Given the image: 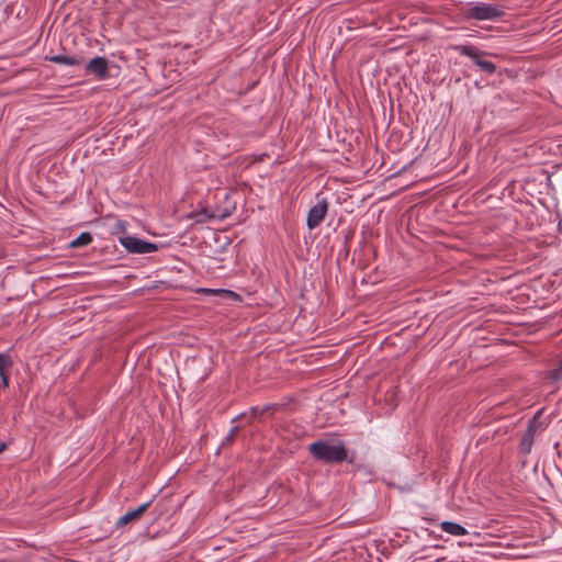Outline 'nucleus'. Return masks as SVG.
Segmentation results:
<instances>
[{"mask_svg": "<svg viewBox=\"0 0 562 562\" xmlns=\"http://www.w3.org/2000/svg\"><path fill=\"white\" fill-rule=\"evenodd\" d=\"M12 359L7 353H0V379L4 387L9 386V373L12 368Z\"/></svg>", "mask_w": 562, "mask_h": 562, "instance_id": "obj_9", "label": "nucleus"}, {"mask_svg": "<svg viewBox=\"0 0 562 562\" xmlns=\"http://www.w3.org/2000/svg\"><path fill=\"white\" fill-rule=\"evenodd\" d=\"M540 425L537 423V417L535 416L528 424V427L522 432L519 442V449L522 453H529L531 451L533 439L538 430H541Z\"/></svg>", "mask_w": 562, "mask_h": 562, "instance_id": "obj_6", "label": "nucleus"}, {"mask_svg": "<svg viewBox=\"0 0 562 562\" xmlns=\"http://www.w3.org/2000/svg\"><path fill=\"white\" fill-rule=\"evenodd\" d=\"M238 430V427H234L231 431V435L233 436Z\"/></svg>", "mask_w": 562, "mask_h": 562, "instance_id": "obj_16", "label": "nucleus"}, {"mask_svg": "<svg viewBox=\"0 0 562 562\" xmlns=\"http://www.w3.org/2000/svg\"><path fill=\"white\" fill-rule=\"evenodd\" d=\"M46 59L54 64L66 66H78L81 63L79 59L68 55H53L46 57Z\"/></svg>", "mask_w": 562, "mask_h": 562, "instance_id": "obj_12", "label": "nucleus"}, {"mask_svg": "<svg viewBox=\"0 0 562 562\" xmlns=\"http://www.w3.org/2000/svg\"><path fill=\"white\" fill-rule=\"evenodd\" d=\"M108 60L100 56L92 58L86 65L87 72L93 75L99 80L105 79L108 77Z\"/></svg>", "mask_w": 562, "mask_h": 562, "instance_id": "obj_7", "label": "nucleus"}, {"mask_svg": "<svg viewBox=\"0 0 562 562\" xmlns=\"http://www.w3.org/2000/svg\"><path fill=\"white\" fill-rule=\"evenodd\" d=\"M196 293L205 294V295H217L226 299L239 300V295L231 290L225 289H209V288H200L196 290Z\"/></svg>", "mask_w": 562, "mask_h": 562, "instance_id": "obj_10", "label": "nucleus"}, {"mask_svg": "<svg viewBox=\"0 0 562 562\" xmlns=\"http://www.w3.org/2000/svg\"><path fill=\"white\" fill-rule=\"evenodd\" d=\"M328 211V203L326 199L319 200L315 205H313L308 213L306 218V225L308 229H315L321 225V223L324 221L326 214Z\"/></svg>", "mask_w": 562, "mask_h": 562, "instance_id": "obj_5", "label": "nucleus"}, {"mask_svg": "<svg viewBox=\"0 0 562 562\" xmlns=\"http://www.w3.org/2000/svg\"><path fill=\"white\" fill-rule=\"evenodd\" d=\"M308 452L315 460L324 463L338 464L355 461V457H349V451L341 440H316L308 446Z\"/></svg>", "mask_w": 562, "mask_h": 562, "instance_id": "obj_1", "label": "nucleus"}, {"mask_svg": "<svg viewBox=\"0 0 562 562\" xmlns=\"http://www.w3.org/2000/svg\"><path fill=\"white\" fill-rule=\"evenodd\" d=\"M150 504H151V502H147L145 504H142L137 508L127 512L126 514H124L123 516H121L119 518L116 526L122 527L130 522L138 520L142 517V515L148 509Z\"/></svg>", "mask_w": 562, "mask_h": 562, "instance_id": "obj_8", "label": "nucleus"}, {"mask_svg": "<svg viewBox=\"0 0 562 562\" xmlns=\"http://www.w3.org/2000/svg\"><path fill=\"white\" fill-rule=\"evenodd\" d=\"M451 48L471 58L483 71L490 75L496 71V65L494 63L482 59V57L491 55L490 53L481 50L474 45H452Z\"/></svg>", "mask_w": 562, "mask_h": 562, "instance_id": "obj_2", "label": "nucleus"}, {"mask_svg": "<svg viewBox=\"0 0 562 562\" xmlns=\"http://www.w3.org/2000/svg\"><path fill=\"white\" fill-rule=\"evenodd\" d=\"M92 241V235L88 232L81 233L70 243V247L79 248L89 245Z\"/></svg>", "mask_w": 562, "mask_h": 562, "instance_id": "obj_13", "label": "nucleus"}, {"mask_svg": "<svg viewBox=\"0 0 562 562\" xmlns=\"http://www.w3.org/2000/svg\"><path fill=\"white\" fill-rule=\"evenodd\" d=\"M440 528L442 531L457 537L468 535V530L463 526L453 521H442Z\"/></svg>", "mask_w": 562, "mask_h": 562, "instance_id": "obj_11", "label": "nucleus"}, {"mask_svg": "<svg viewBox=\"0 0 562 562\" xmlns=\"http://www.w3.org/2000/svg\"><path fill=\"white\" fill-rule=\"evenodd\" d=\"M551 376L554 380L562 379V358H561L559 367L551 372Z\"/></svg>", "mask_w": 562, "mask_h": 562, "instance_id": "obj_14", "label": "nucleus"}, {"mask_svg": "<svg viewBox=\"0 0 562 562\" xmlns=\"http://www.w3.org/2000/svg\"><path fill=\"white\" fill-rule=\"evenodd\" d=\"M7 449L5 443H0V453H2Z\"/></svg>", "mask_w": 562, "mask_h": 562, "instance_id": "obj_15", "label": "nucleus"}, {"mask_svg": "<svg viewBox=\"0 0 562 562\" xmlns=\"http://www.w3.org/2000/svg\"><path fill=\"white\" fill-rule=\"evenodd\" d=\"M120 243L131 254H149L157 250L156 244L145 241L134 236L122 237Z\"/></svg>", "mask_w": 562, "mask_h": 562, "instance_id": "obj_4", "label": "nucleus"}, {"mask_svg": "<svg viewBox=\"0 0 562 562\" xmlns=\"http://www.w3.org/2000/svg\"><path fill=\"white\" fill-rule=\"evenodd\" d=\"M503 14L504 11L502 10L501 7L484 2L471 3L469 8L465 10V16L468 19H474L479 21H494L501 18Z\"/></svg>", "mask_w": 562, "mask_h": 562, "instance_id": "obj_3", "label": "nucleus"}]
</instances>
